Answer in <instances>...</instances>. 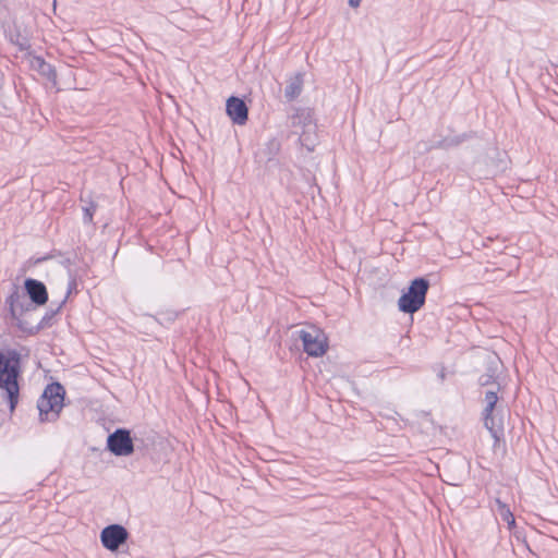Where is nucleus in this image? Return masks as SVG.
Here are the masks:
<instances>
[{"mask_svg":"<svg viewBox=\"0 0 558 558\" xmlns=\"http://www.w3.org/2000/svg\"><path fill=\"white\" fill-rule=\"evenodd\" d=\"M19 361L0 353V411L12 413L19 398Z\"/></svg>","mask_w":558,"mask_h":558,"instance_id":"nucleus-1","label":"nucleus"},{"mask_svg":"<svg viewBox=\"0 0 558 558\" xmlns=\"http://www.w3.org/2000/svg\"><path fill=\"white\" fill-rule=\"evenodd\" d=\"M499 391L500 384H493L490 388L482 391L484 395L483 421L485 427L494 438V446H497L500 441L506 418V410L504 405L499 403Z\"/></svg>","mask_w":558,"mask_h":558,"instance_id":"nucleus-2","label":"nucleus"},{"mask_svg":"<svg viewBox=\"0 0 558 558\" xmlns=\"http://www.w3.org/2000/svg\"><path fill=\"white\" fill-rule=\"evenodd\" d=\"M64 400V390L61 385L47 386L38 400L37 408L43 422H53L58 418Z\"/></svg>","mask_w":558,"mask_h":558,"instance_id":"nucleus-3","label":"nucleus"},{"mask_svg":"<svg viewBox=\"0 0 558 558\" xmlns=\"http://www.w3.org/2000/svg\"><path fill=\"white\" fill-rule=\"evenodd\" d=\"M429 283L424 278L414 279L408 290L399 298V311L408 314L417 312L425 303Z\"/></svg>","mask_w":558,"mask_h":558,"instance_id":"nucleus-4","label":"nucleus"},{"mask_svg":"<svg viewBox=\"0 0 558 558\" xmlns=\"http://www.w3.org/2000/svg\"><path fill=\"white\" fill-rule=\"evenodd\" d=\"M298 333L304 351L310 356L320 357L328 351V338L322 329L315 326H307L299 330Z\"/></svg>","mask_w":558,"mask_h":558,"instance_id":"nucleus-5","label":"nucleus"},{"mask_svg":"<svg viewBox=\"0 0 558 558\" xmlns=\"http://www.w3.org/2000/svg\"><path fill=\"white\" fill-rule=\"evenodd\" d=\"M100 543L109 551L116 553L129 538L128 530L121 524H110L100 532Z\"/></svg>","mask_w":558,"mask_h":558,"instance_id":"nucleus-6","label":"nucleus"},{"mask_svg":"<svg viewBox=\"0 0 558 558\" xmlns=\"http://www.w3.org/2000/svg\"><path fill=\"white\" fill-rule=\"evenodd\" d=\"M107 445L109 450L120 457H126L133 453L134 446L130 432L125 429H118L109 435Z\"/></svg>","mask_w":558,"mask_h":558,"instance_id":"nucleus-7","label":"nucleus"},{"mask_svg":"<svg viewBox=\"0 0 558 558\" xmlns=\"http://www.w3.org/2000/svg\"><path fill=\"white\" fill-rule=\"evenodd\" d=\"M226 111L235 124L243 125L247 121L248 109L245 102L238 97H230L227 100Z\"/></svg>","mask_w":558,"mask_h":558,"instance_id":"nucleus-8","label":"nucleus"},{"mask_svg":"<svg viewBox=\"0 0 558 558\" xmlns=\"http://www.w3.org/2000/svg\"><path fill=\"white\" fill-rule=\"evenodd\" d=\"M24 287L28 296L36 305L46 304L48 300V293L43 282L29 278L25 280Z\"/></svg>","mask_w":558,"mask_h":558,"instance_id":"nucleus-9","label":"nucleus"},{"mask_svg":"<svg viewBox=\"0 0 558 558\" xmlns=\"http://www.w3.org/2000/svg\"><path fill=\"white\" fill-rule=\"evenodd\" d=\"M303 87V78L301 74L291 76L287 83L284 95L288 99H294L301 94Z\"/></svg>","mask_w":558,"mask_h":558,"instance_id":"nucleus-10","label":"nucleus"},{"mask_svg":"<svg viewBox=\"0 0 558 558\" xmlns=\"http://www.w3.org/2000/svg\"><path fill=\"white\" fill-rule=\"evenodd\" d=\"M11 314L22 329L28 328V322L23 317L25 314H27V311L24 312L19 299H13L11 301Z\"/></svg>","mask_w":558,"mask_h":558,"instance_id":"nucleus-11","label":"nucleus"},{"mask_svg":"<svg viewBox=\"0 0 558 558\" xmlns=\"http://www.w3.org/2000/svg\"><path fill=\"white\" fill-rule=\"evenodd\" d=\"M496 504L499 515L505 522H507L509 530H512L515 526V519L511 510L499 499L496 500Z\"/></svg>","mask_w":558,"mask_h":558,"instance_id":"nucleus-12","label":"nucleus"},{"mask_svg":"<svg viewBox=\"0 0 558 558\" xmlns=\"http://www.w3.org/2000/svg\"><path fill=\"white\" fill-rule=\"evenodd\" d=\"M497 372V367H490L488 369V373L487 374H484L480 377L478 381H480V386L482 387V391H484L485 389L487 388H490V386L493 384H498L496 380H495V374Z\"/></svg>","mask_w":558,"mask_h":558,"instance_id":"nucleus-13","label":"nucleus"},{"mask_svg":"<svg viewBox=\"0 0 558 558\" xmlns=\"http://www.w3.org/2000/svg\"><path fill=\"white\" fill-rule=\"evenodd\" d=\"M39 73L44 76H46L49 81H51L53 83V85H56V80H57V74H56V70L49 64L46 62V64L40 69Z\"/></svg>","mask_w":558,"mask_h":558,"instance_id":"nucleus-14","label":"nucleus"},{"mask_svg":"<svg viewBox=\"0 0 558 558\" xmlns=\"http://www.w3.org/2000/svg\"><path fill=\"white\" fill-rule=\"evenodd\" d=\"M28 63L32 69L39 72L40 69L46 64V61L44 59H41L40 57L29 56Z\"/></svg>","mask_w":558,"mask_h":558,"instance_id":"nucleus-15","label":"nucleus"},{"mask_svg":"<svg viewBox=\"0 0 558 558\" xmlns=\"http://www.w3.org/2000/svg\"><path fill=\"white\" fill-rule=\"evenodd\" d=\"M349 4L352 8H357L360 5V0H349Z\"/></svg>","mask_w":558,"mask_h":558,"instance_id":"nucleus-16","label":"nucleus"}]
</instances>
